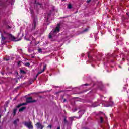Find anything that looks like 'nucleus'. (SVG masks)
<instances>
[{
  "label": "nucleus",
  "mask_w": 129,
  "mask_h": 129,
  "mask_svg": "<svg viewBox=\"0 0 129 129\" xmlns=\"http://www.w3.org/2000/svg\"><path fill=\"white\" fill-rule=\"evenodd\" d=\"M60 27H61V24L60 23H58L57 26L56 27L55 29L49 34V39H52V38L53 37V36H55V35H56L57 33H59V32H60Z\"/></svg>",
  "instance_id": "nucleus-1"
},
{
  "label": "nucleus",
  "mask_w": 129,
  "mask_h": 129,
  "mask_svg": "<svg viewBox=\"0 0 129 129\" xmlns=\"http://www.w3.org/2000/svg\"><path fill=\"white\" fill-rule=\"evenodd\" d=\"M24 124L25 126L27 127L29 129H34V126H33V124L32 121H30L29 122L25 121L24 122Z\"/></svg>",
  "instance_id": "nucleus-2"
},
{
  "label": "nucleus",
  "mask_w": 129,
  "mask_h": 129,
  "mask_svg": "<svg viewBox=\"0 0 129 129\" xmlns=\"http://www.w3.org/2000/svg\"><path fill=\"white\" fill-rule=\"evenodd\" d=\"M33 100V98L32 97H27L26 98V103H33L34 102H37V100Z\"/></svg>",
  "instance_id": "nucleus-3"
},
{
  "label": "nucleus",
  "mask_w": 129,
  "mask_h": 129,
  "mask_svg": "<svg viewBox=\"0 0 129 129\" xmlns=\"http://www.w3.org/2000/svg\"><path fill=\"white\" fill-rule=\"evenodd\" d=\"M37 129H43L44 125L42 124L41 122H38L36 124H35Z\"/></svg>",
  "instance_id": "nucleus-4"
},
{
  "label": "nucleus",
  "mask_w": 129,
  "mask_h": 129,
  "mask_svg": "<svg viewBox=\"0 0 129 129\" xmlns=\"http://www.w3.org/2000/svg\"><path fill=\"white\" fill-rule=\"evenodd\" d=\"M38 23V20L37 19H33V23L32 24V30H35L36 27H37V24Z\"/></svg>",
  "instance_id": "nucleus-5"
},
{
  "label": "nucleus",
  "mask_w": 129,
  "mask_h": 129,
  "mask_svg": "<svg viewBox=\"0 0 129 129\" xmlns=\"http://www.w3.org/2000/svg\"><path fill=\"white\" fill-rule=\"evenodd\" d=\"M6 40H7V38L4 36L3 34H1V43L3 45L6 44Z\"/></svg>",
  "instance_id": "nucleus-6"
},
{
  "label": "nucleus",
  "mask_w": 129,
  "mask_h": 129,
  "mask_svg": "<svg viewBox=\"0 0 129 129\" xmlns=\"http://www.w3.org/2000/svg\"><path fill=\"white\" fill-rule=\"evenodd\" d=\"M7 35L9 37V40H11V41H15V40H16V37H15L12 34L8 33Z\"/></svg>",
  "instance_id": "nucleus-7"
},
{
  "label": "nucleus",
  "mask_w": 129,
  "mask_h": 129,
  "mask_svg": "<svg viewBox=\"0 0 129 129\" xmlns=\"http://www.w3.org/2000/svg\"><path fill=\"white\" fill-rule=\"evenodd\" d=\"M35 5H36V7H39V8H42L43 4H40L39 2H37V1H35Z\"/></svg>",
  "instance_id": "nucleus-8"
},
{
  "label": "nucleus",
  "mask_w": 129,
  "mask_h": 129,
  "mask_svg": "<svg viewBox=\"0 0 129 129\" xmlns=\"http://www.w3.org/2000/svg\"><path fill=\"white\" fill-rule=\"evenodd\" d=\"M0 6L1 7H2V8H6L7 7V4L6 3V2H1L0 3Z\"/></svg>",
  "instance_id": "nucleus-9"
},
{
  "label": "nucleus",
  "mask_w": 129,
  "mask_h": 129,
  "mask_svg": "<svg viewBox=\"0 0 129 129\" xmlns=\"http://www.w3.org/2000/svg\"><path fill=\"white\" fill-rule=\"evenodd\" d=\"M24 105H27V103H23L21 104H19L18 105L16 106L17 108H20L21 106H23Z\"/></svg>",
  "instance_id": "nucleus-10"
},
{
  "label": "nucleus",
  "mask_w": 129,
  "mask_h": 129,
  "mask_svg": "<svg viewBox=\"0 0 129 129\" xmlns=\"http://www.w3.org/2000/svg\"><path fill=\"white\" fill-rule=\"evenodd\" d=\"M26 108H27L26 107H23L21 108L20 109H19V112H22V111H24V110H25Z\"/></svg>",
  "instance_id": "nucleus-11"
},
{
  "label": "nucleus",
  "mask_w": 129,
  "mask_h": 129,
  "mask_svg": "<svg viewBox=\"0 0 129 129\" xmlns=\"http://www.w3.org/2000/svg\"><path fill=\"white\" fill-rule=\"evenodd\" d=\"M30 13L31 14V17H34V16H35L34 10L33 9H30Z\"/></svg>",
  "instance_id": "nucleus-12"
},
{
  "label": "nucleus",
  "mask_w": 129,
  "mask_h": 129,
  "mask_svg": "<svg viewBox=\"0 0 129 129\" xmlns=\"http://www.w3.org/2000/svg\"><path fill=\"white\" fill-rule=\"evenodd\" d=\"M18 110V109L15 108L13 110V116H15L16 115V114L17 113V111Z\"/></svg>",
  "instance_id": "nucleus-13"
},
{
  "label": "nucleus",
  "mask_w": 129,
  "mask_h": 129,
  "mask_svg": "<svg viewBox=\"0 0 129 129\" xmlns=\"http://www.w3.org/2000/svg\"><path fill=\"white\" fill-rule=\"evenodd\" d=\"M18 121H19V119H17L16 120H14L13 122L14 124H15V125H17Z\"/></svg>",
  "instance_id": "nucleus-14"
},
{
  "label": "nucleus",
  "mask_w": 129,
  "mask_h": 129,
  "mask_svg": "<svg viewBox=\"0 0 129 129\" xmlns=\"http://www.w3.org/2000/svg\"><path fill=\"white\" fill-rule=\"evenodd\" d=\"M46 68H47V65L46 64L44 66L43 69L42 70H41V72L43 73V72H44V71H45V69H46Z\"/></svg>",
  "instance_id": "nucleus-15"
},
{
  "label": "nucleus",
  "mask_w": 129,
  "mask_h": 129,
  "mask_svg": "<svg viewBox=\"0 0 129 129\" xmlns=\"http://www.w3.org/2000/svg\"><path fill=\"white\" fill-rule=\"evenodd\" d=\"M42 72L41 71H40V72H38V74L36 75V78H35V80H36V79H37V77H38V76H39V74H42Z\"/></svg>",
  "instance_id": "nucleus-16"
},
{
  "label": "nucleus",
  "mask_w": 129,
  "mask_h": 129,
  "mask_svg": "<svg viewBox=\"0 0 129 129\" xmlns=\"http://www.w3.org/2000/svg\"><path fill=\"white\" fill-rule=\"evenodd\" d=\"M20 72L21 73H22V74H26V71H25L24 70H20Z\"/></svg>",
  "instance_id": "nucleus-17"
},
{
  "label": "nucleus",
  "mask_w": 129,
  "mask_h": 129,
  "mask_svg": "<svg viewBox=\"0 0 129 129\" xmlns=\"http://www.w3.org/2000/svg\"><path fill=\"white\" fill-rule=\"evenodd\" d=\"M68 8H69V9H72V5L71 4H68Z\"/></svg>",
  "instance_id": "nucleus-18"
},
{
  "label": "nucleus",
  "mask_w": 129,
  "mask_h": 129,
  "mask_svg": "<svg viewBox=\"0 0 129 129\" xmlns=\"http://www.w3.org/2000/svg\"><path fill=\"white\" fill-rule=\"evenodd\" d=\"M100 123H102L103 122V118L102 117H100Z\"/></svg>",
  "instance_id": "nucleus-19"
},
{
  "label": "nucleus",
  "mask_w": 129,
  "mask_h": 129,
  "mask_svg": "<svg viewBox=\"0 0 129 129\" xmlns=\"http://www.w3.org/2000/svg\"><path fill=\"white\" fill-rule=\"evenodd\" d=\"M64 123H68V121H67V119H66V117H64V120H63Z\"/></svg>",
  "instance_id": "nucleus-20"
},
{
  "label": "nucleus",
  "mask_w": 129,
  "mask_h": 129,
  "mask_svg": "<svg viewBox=\"0 0 129 129\" xmlns=\"http://www.w3.org/2000/svg\"><path fill=\"white\" fill-rule=\"evenodd\" d=\"M85 32H88V28H85V29L82 31V33H85Z\"/></svg>",
  "instance_id": "nucleus-21"
},
{
  "label": "nucleus",
  "mask_w": 129,
  "mask_h": 129,
  "mask_svg": "<svg viewBox=\"0 0 129 129\" xmlns=\"http://www.w3.org/2000/svg\"><path fill=\"white\" fill-rule=\"evenodd\" d=\"M25 66H26V67H29L30 63L29 62H27V63H25Z\"/></svg>",
  "instance_id": "nucleus-22"
},
{
  "label": "nucleus",
  "mask_w": 129,
  "mask_h": 129,
  "mask_svg": "<svg viewBox=\"0 0 129 129\" xmlns=\"http://www.w3.org/2000/svg\"><path fill=\"white\" fill-rule=\"evenodd\" d=\"M88 57L89 58V59L92 60V56L89 55V52L88 53Z\"/></svg>",
  "instance_id": "nucleus-23"
},
{
  "label": "nucleus",
  "mask_w": 129,
  "mask_h": 129,
  "mask_svg": "<svg viewBox=\"0 0 129 129\" xmlns=\"http://www.w3.org/2000/svg\"><path fill=\"white\" fill-rule=\"evenodd\" d=\"M38 53H42V49L39 48L38 49Z\"/></svg>",
  "instance_id": "nucleus-24"
},
{
  "label": "nucleus",
  "mask_w": 129,
  "mask_h": 129,
  "mask_svg": "<svg viewBox=\"0 0 129 129\" xmlns=\"http://www.w3.org/2000/svg\"><path fill=\"white\" fill-rule=\"evenodd\" d=\"M1 74H2V75H4L5 74V71H2L1 72H0Z\"/></svg>",
  "instance_id": "nucleus-25"
},
{
  "label": "nucleus",
  "mask_w": 129,
  "mask_h": 129,
  "mask_svg": "<svg viewBox=\"0 0 129 129\" xmlns=\"http://www.w3.org/2000/svg\"><path fill=\"white\" fill-rule=\"evenodd\" d=\"M48 128L52 129V125H49L47 126Z\"/></svg>",
  "instance_id": "nucleus-26"
},
{
  "label": "nucleus",
  "mask_w": 129,
  "mask_h": 129,
  "mask_svg": "<svg viewBox=\"0 0 129 129\" xmlns=\"http://www.w3.org/2000/svg\"><path fill=\"white\" fill-rule=\"evenodd\" d=\"M77 111V108H75L74 110H73V112H75Z\"/></svg>",
  "instance_id": "nucleus-27"
},
{
  "label": "nucleus",
  "mask_w": 129,
  "mask_h": 129,
  "mask_svg": "<svg viewBox=\"0 0 129 129\" xmlns=\"http://www.w3.org/2000/svg\"><path fill=\"white\" fill-rule=\"evenodd\" d=\"M83 92H86V91H84V92H80L79 93H78V94H81V93H83Z\"/></svg>",
  "instance_id": "nucleus-28"
},
{
  "label": "nucleus",
  "mask_w": 129,
  "mask_h": 129,
  "mask_svg": "<svg viewBox=\"0 0 129 129\" xmlns=\"http://www.w3.org/2000/svg\"><path fill=\"white\" fill-rule=\"evenodd\" d=\"M91 2V0H87V4H89V3H90Z\"/></svg>",
  "instance_id": "nucleus-29"
},
{
  "label": "nucleus",
  "mask_w": 129,
  "mask_h": 129,
  "mask_svg": "<svg viewBox=\"0 0 129 129\" xmlns=\"http://www.w3.org/2000/svg\"><path fill=\"white\" fill-rule=\"evenodd\" d=\"M84 86H88V85H89V84H85L84 85Z\"/></svg>",
  "instance_id": "nucleus-30"
},
{
  "label": "nucleus",
  "mask_w": 129,
  "mask_h": 129,
  "mask_svg": "<svg viewBox=\"0 0 129 129\" xmlns=\"http://www.w3.org/2000/svg\"><path fill=\"white\" fill-rule=\"evenodd\" d=\"M17 98H18V96H16L14 99V100H17Z\"/></svg>",
  "instance_id": "nucleus-31"
},
{
  "label": "nucleus",
  "mask_w": 129,
  "mask_h": 129,
  "mask_svg": "<svg viewBox=\"0 0 129 129\" xmlns=\"http://www.w3.org/2000/svg\"><path fill=\"white\" fill-rule=\"evenodd\" d=\"M25 39H26L27 41H30V39L29 38H26V37H25Z\"/></svg>",
  "instance_id": "nucleus-32"
},
{
  "label": "nucleus",
  "mask_w": 129,
  "mask_h": 129,
  "mask_svg": "<svg viewBox=\"0 0 129 129\" xmlns=\"http://www.w3.org/2000/svg\"><path fill=\"white\" fill-rule=\"evenodd\" d=\"M7 29H11V26H7Z\"/></svg>",
  "instance_id": "nucleus-33"
},
{
  "label": "nucleus",
  "mask_w": 129,
  "mask_h": 129,
  "mask_svg": "<svg viewBox=\"0 0 129 129\" xmlns=\"http://www.w3.org/2000/svg\"><path fill=\"white\" fill-rule=\"evenodd\" d=\"M63 102H66V99H63Z\"/></svg>",
  "instance_id": "nucleus-34"
},
{
  "label": "nucleus",
  "mask_w": 129,
  "mask_h": 129,
  "mask_svg": "<svg viewBox=\"0 0 129 129\" xmlns=\"http://www.w3.org/2000/svg\"><path fill=\"white\" fill-rule=\"evenodd\" d=\"M57 129H61V127H60V126H59L57 128Z\"/></svg>",
  "instance_id": "nucleus-35"
},
{
  "label": "nucleus",
  "mask_w": 129,
  "mask_h": 129,
  "mask_svg": "<svg viewBox=\"0 0 129 129\" xmlns=\"http://www.w3.org/2000/svg\"><path fill=\"white\" fill-rule=\"evenodd\" d=\"M39 93H42V92H39L37 93V94H39Z\"/></svg>",
  "instance_id": "nucleus-36"
},
{
  "label": "nucleus",
  "mask_w": 129,
  "mask_h": 129,
  "mask_svg": "<svg viewBox=\"0 0 129 129\" xmlns=\"http://www.w3.org/2000/svg\"><path fill=\"white\" fill-rule=\"evenodd\" d=\"M119 68H122L121 66H118Z\"/></svg>",
  "instance_id": "nucleus-37"
},
{
  "label": "nucleus",
  "mask_w": 129,
  "mask_h": 129,
  "mask_svg": "<svg viewBox=\"0 0 129 129\" xmlns=\"http://www.w3.org/2000/svg\"><path fill=\"white\" fill-rule=\"evenodd\" d=\"M20 63H21V61L18 62V65H20Z\"/></svg>",
  "instance_id": "nucleus-38"
},
{
  "label": "nucleus",
  "mask_w": 129,
  "mask_h": 129,
  "mask_svg": "<svg viewBox=\"0 0 129 129\" xmlns=\"http://www.w3.org/2000/svg\"><path fill=\"white\" fill-rule=\"evenodd\" d=\"M16 83H18V80H16Z\"/></svg>",
  "instance_id": "nucleus-39"
},
{
  "label": "nucleus",
  "mask_w": 129,
  "mask_h": 129,
  "mask_svg": "<svg viewBox=\"0 0 129 129\" xmlns=\"http://www.w3.org/2000/svg\"><path fill=\"white\" fill-rule=\"evenodd\" d=\"M71 120H73V117L71 118Z\"/></svg>",
  "instance_id": "nucleus-40"
},
{
  "label": "nucleus",
  "mask_w": 129,
  "mask_h": 129,
  "mask_svg": "<svg viewBox=\"0 0 129 129\" xmlns=\"http://www.w3.org/2000/svg\"><path fill=\"white\" fill-rule=\"evenodd\" d=\"M82 56L83 57V56H84V54H82Z\"/></svg>",
  "instance_id": "nucleus-41"
},
{
  "label": "nucleus",
  "mask_w": 129,
  "mask_h": 129,
  "mask_svg": "<svg viewBox=\"0 0 129 129\" xmlns=\"http://www.w3.org/2000/svg\"><path fill=\"white\" fill-rule=\"evenodd\" d=\"M126 15H127V16H129V15H128V13H126Z\"/></svg>",
  "instance_id": "nucleus-42"
},
{
  "label": "nucleus",
  "mask_w": 129,
  "mask_h": 129,
  "mask_svg": "<svg viewBox=\"0 0 129 129\" xmlns=\"http://www.w3.org/2000/svg\"><path fill=\"white\" fill-rule=\"evenodd\" d=\"M4 34H6V31H4Z\"/></svg>",
  "instance_id": "nucleus-43"
},
{
  "label": "nucleus",
  "mask_w": 129,
  "mask_h": 129,
  "mask_svg": "<svg viewBox=\"0 0 129 129\" xmlns=\"http://www.w3.org/2000/svg\"><path fill=\"white\" fill-rule=\"evenodd\" d=\"M83 114H84V111H83Z\"/></svg>",
  "instance_id": "nucleus-44"
},
{
  "label": "nucleus",
  "mask_w": 129,
  "mask_h": 129,
  "mask_svg": "<svg viewBox=\"0 0 129 129\" xmlns=\"http://www.w3.org/2000/svg\"><path fill=\"white\" fill-rule=\"evenodd\" d=\"M17 88H20V87H17Z\"/></svg>",
  "instance_id": "nucleus-45"
},
{
  "label": "nucleus",
  "mask_w": 129,
  "mask_h": 129,
  "mask_svg": "<svg viewBox=\"0 0 129 129\" xmlns=\"http://www.w3.org/2000/svg\"><path fill=\"white\" fill-rule=\"evenodd\" d=\"M63 2H64V1H66V0H62Z\"/></svg>",
  "instance_id": "nucleus-46"
},
{
  "label": "nucleus",
  "mask_w": 129,
  "mask_h": 129,
  "mask_svg": "<svg viewBox=\"0 0 129 129\" xmlns=\"http://www.w3.org/2000/svg\"><path fill=\"white\" fill-rule=\"evenodd\" d=\"M32 58H34V56H32Z\"/></svg>",
  "instance_id": "nucleus-47"
},
{
  "label": "nucleus",
  "mask_w": 129,
  "mask_h": 129,
  "mask_svg": "<svg viewBox=\"0 0 129 129\" xmlns=\"http://www.w3.org/2000/svg\"><path fill=\"white\" fill-rule=\"evenodd\" d=\"M81 111H79V112H80Z\"/></svg>",
  "instance_id": "nucleus-48"
},
{
  "label": "nucleus",
  "mask_w": 129,
  "mask_h": 129,
  "mask_svg": "<svg viewBox=\"0 0 129 129\" xmlns=\"http://www.w3.org/2000/svg\"><path fill=\"white\" fill-rule=\"evenodd\" d=\"M96 107V106H94V107Z\"/></svg>",
  "instance_id": "nucleus-49"
}]
</instances>
